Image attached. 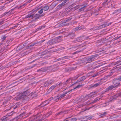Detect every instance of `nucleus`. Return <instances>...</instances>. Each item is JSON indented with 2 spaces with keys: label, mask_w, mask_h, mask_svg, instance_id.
<instances>
[{
  "label": "nucleus",
  "mask_w": 121,
  "mask_h": 121,
  "mask_svg": "<svg viewBox=\"0 0 121 121\" xmlns=\"http://www.w3.org/2000/svg\"><path fill=\"white\" fill-rule=\"evenodd\" d=\"M53 98H51L50 99H49L48 100H47L45 101H44L43 102V103H46V104H45L44 105V106H45L46 105V104H47V103H48V101H49L50 100H51L52 99H53Z\"/></svg>",
  "instance_id": "obj_21"
},
{
  "label": "nucleus",
  "mask_w": 121,
  "mask_h": 121,
  "mask_svg": "<svg viewBox=\"0 0 121 121\" xmlns=\"http://www.w3.org/2000/svg\"><path fill=\"white\" fill-rule=\"evenodd\" d=\"M13 113L11 112L10 113H8L7 114V116H10Z\"/></svg>",
  "instance_id": "obj_37"
},
{
  "label": "nucleus",
  "mask_w": 121,
  "mask_h": 121,
  "mask_svg": "<svg viewBox=\"0 0 121 121\" xmlns=\"http://www.w3.org/2000/svg\"><path fill=\"white\" fill-rule=\"evenodd\" d=\"M45 41V40H44V39L43 40L41 41V42H43L44 41Z\"/></svg>",
  "instance_id": "obj_49"
},
{
  "label": "nucleus",
  "mask_w": 121,
  "mask_h": 121,
  "mask_svg": "<svg viewBox=\"0 0 121 121\" xmlns=\"http://www.w3.org/2000/svg\"><path fill=\"white\" fill-rule=\"evenodd\" d=\"M3 21H2L0 22V25H1L3 23Z\"/></svg>",
  "instance_id": "obj_39"
},
{
  "label": "nucleus",
  "mask_w": 121,
  "mask_h": 121,
  "mask_svg": "<svg viewBox=\"0 0 121 121\" xmlns=\"http://www.w3.org/2000/svg\"><path fill=\"white\" fill-rule=\"evenodd\" d=\"M8 119L6 116H4L3 117L1 118V119L0 120V121H6Z\"/></svg>",
  "instance_id": "obj_12"
},
{
  "label": "nucleus",
  "mask_w": 121,
  "mask_h": 121,
  "mask_svg": "<svg viewBox=\"0 0 121 121\" xmlns=\"http://www.w3.org/2000/svg\"><path fill=\"white\" fill-rule=\"evenodd\" d=\"M51 112H50V114H49V115H46V116H45V118L46 117H48V116H49V115H50V114H51Z\"/></svg>",
  "instance_id": "obj_42"
},
{
  "label": "nucleus",
  "mask_w": 121,
  "mask_h": 121,
  "mask_svg": "<svg viewBox=\"0 0 121 121\" xmlns=\"http://www.w3.org/2000/svg\"><path fill=\"white\" fill-rule=\"evenodd\" d=\"M40 16V15L37 14H32L31 15H27L26 18L33 19L34 20L38 19Z\"/></svg>",
  "instance_id": "obj_3"
},
{
  "label": "nucleus",
  "mask_w": 121,
  "mask_h": 121,
  "mask_svg": "<svg viewBox=\"0 0 121 121\" xmlns=\"http://www.w3.org/2000/svg\"><path fill=\"white\" fill-rule=\"evenodd\" d=\"M87 6V5H85L84 6L82 7V8H84L85 7H86Z\"/></svg>",
  "instance_id": "obj_45"
},
{
  "label": "nucleus",
  "mask_w": 121,
  "mask_h": 121,
  "mask_svg": "<svg viewBox=\"0 0 121 121\" xmlns=\"http://www.w3.org/2000/svg\"><path fill=\"white\" fill-rule=\"evenodd\" d=\"M49 85V83L48 82H46L44 83V86H48Z\"/></svg>",
  "instance_id": "obj_23"
},
{
  "label": "nucleus",
  "mask_w": 121,
  "mask_h": 121,
  "mask_svg": "<svg viewBox=\"0 0 121 121\" xmlns=\"http://www.w3.org/2000/svg\"><path fill=\"white\" fill-rule=\"evenodd\" d=\"M71 80L70 78L67 80L66 82V83H67L68 82L70 83L71 82Z\"/></svg>",
  "instance_id": "obj_26"
},
{
  "label": "nucleus",
  "mask_w": 121,
  "mask_h": 121,
  "mask_svg": "<svg viewBox=\"0 0 121 121\" xmlns=\"http://www.w3.org/2000/svg\"><path fill=\"white\" fill-rule=\"evenodd\" d=\"M6 38V37L5 36H2L1 38L2 40L3 41L5 40Z\"/></svg>",
  "instance_id": "obj_29"
},
{
  "label": "nucleus",
  "mask_w": 121,
  "mask_h": 121,
  "mask_svg": "<svg viewBox=\"0 0 121 121\" xmlns=\"http://www.w3.org/2000/svg\"><path fill=\"white\" fill-rule=\"evenodd\" d=\"M83 86L82 85H79L78 86H76L73 89L69 91H68L67 92H66L65 93H64L62 95H61L60 96V97L61 98H62L63 97H64L65 96V95H66L67 93L68 92H69L70 91H72L73 90L75 89L76 88H79L80 87H82Z\"/></svg>",
  "instance_id": "obj_4"
},
{
  "label": "nucleus",
  "mask_w": 121,
  "mask_h": 121,
  "mask_svg": "<svg viewBox=\"0 0 121 121\" xmlns=\"http://www.w3.org/2000/svg\"><path fill=\"white\" fill-rule=\"evenodd\" d=\"M2 87L1 86L0 87V89H2Z\"/></svg>",
  "instance_id": "obj_52"
},
{
  "label": "nucleus",
  "mask_w": 121,
  "mask_h": 121,
  "mask_svg": "<svg viewBox=\"0 0 121 121\" xmlns=\"http://www.w3.org/2000/svg\"><path fill=\"white\" fill-rule=\"evenodd\" d=\"M52 6H53V8L54 7H55V6H53V5H51Z\"/></svg>",
  "instance_id": "obj_55"
},
{
  "label": "nucleus",
  "mask_w": 121,
  "mask_h": 121,
  "mask_svg": "<svg viewBox=\"0 0 121 121\" xmlns=\"http://www.w3.org/2000/svg\"><path fill=\"white\" fill-rule=\"evenodd\" d=\"M117 80H115L113 81V82L114 84L112 85H111L108 87L106 90V91H108L111 90L112 89L114 88H116L117 87L119 86L120 83L119 82H117Z\"/></svg>",
  "instance_id": "obj_2"
},
{
  "label": "nucleus",
  "mask_w": 121,
  "mask_h": 121,
  "mask_svg": "<svg viewBox=\"0 0 121 121\" xmlns=\"http://www.w3.org/2000/svg\"><path fill=\"white\" fill-rule=\"evenodd\" d=\"M119 69H121V67H119L118 68V70H119Z\"/></svg>",
  "instance_id": "obj_46"
},
{
  "label": "nucleus",
  "mask_w": 121,
  "mask_h": 121,
  "mask_svg": "<svg viewBox=\"0 0 121 121\" xmlns=\"http://www.w3.org/2000/svg\"><path fill=\"white\" fill-rule=\"evenodd\" d=\"M97 75V73L95 74L94 75H93V77H95V76H96Z\"/></svg>",
  "instance_id": "obj_40"
},
{
  "label": "nucleus",
  "mask_w": 121,
  "mask_h": 121,
  "mask_svg": "<svg viewBox=\"0 0 121 121\" xmlns=\"http://www.w3.org/2000/svg\"><path fill=\"white\" fill-rule=\"evenodd\" d=\"M120 121H121V120H120Z\"/></svg>",
  "instance_id": "obj_58"
},
{
  "label": "nucleus",
  "mask_w": 121,
  "mask_h": 121,
  "mask_svg": "<svg viewBox=\"0 0 121 121\" xmlns=\"http://www.w3.org/2000/svg\"><path fill=\"white\" fill-rule=\"evenodd\" d=\"M116 63L117 65L116 66L117 67V66L119 65H121V59L120 60H119L117 61L116 62Z\"/></svg>",
  "instance_id": "obj_20"
},
{
  "label": "nucleus",
  "mask_w": 121,
  "mask_h": 121,
  "mask_svg": "<svg viewBox=\"0 0 121 121\" xmlns=\"http://www.w3.org/2000/svg\"><path fill=\"white\" fill-rule=\"evenodd\" d=\"M26 113H25V112H24L23 113L21 114L20 115V116H22V115H24Z\"/></svg>",
  "instance_id": "obj_43"
},
{
  "label": "nucleus",
  "mask_w": 121,
  "mask_h": 121,
  "mask_svg": "<svg viewBox=\"0 0 121 121\" xmlns=\"http://www.w3.org/2000/svg\"><path fill=\"white\" fill-rule=\"evenodd\" d=\"M115 80H117V82H119V81H121V76H120L118 78L114 79Z\"/></svg>",
  "instance_id": "obj_25"
},
{
  "label": "nucleus",
  "mask_w": 121,
  "mask_h": 121,
  "mask_svg": "<svg viewBox=\"0 0 121 121\" xmlns=\"http://www.w3.org/2000/svg\"><path fill=\"white\" fill-rule=\"evenodd\" d=\"M36 64H34L33 65V66H35L36 65Z\"/></svg>",
  "instance_id": "obj_51"
},
{
  "label": "nucleus",
  "mask_w": 121,
  "mask_h": 121,
  "mask_svg": "<svg viewBox=\"0 0 121 121\" xmlns=\"http://www.w3.org/2000/svg\"><path fill=\"white\" fill-rule=\"evenodd\" d=\"M34 94V92H33L32 93H31L30 94V95H33V94Z\"/></svg>",
  "instance_id": "obj_41"
},
{
  "label": "nucleus",
  "mask_w": 121,
  "mask_h": 121,
  "mask_svg": "<svg viewBox=\"0 0 121 121\" xmlns=\"http://www.w3.org/2000/svg\"><path fill=\"white\" fill-rule=\"evenodd\" d=\"M78 29L79 30H80L81 29V28H80V27H79Z\"/></svg>",
  "instance_id": "obj_54"
},
{
  "label": "nucleus",
  "mask_w": 121,
  "mask_h": 121,
  "mask_svg": "<svg viewBox=\"0 0 121 121\" xmlns=\"http://www.w3.org/2000/svg\"><path fill=\"white\" fill-rule=\"evenodd\" d=\"M70 36L71 38L72 39L74 36V35L73 33L71 34L70 35Z\"/></svg>",
  "instance_id": "obj_27"
},
{
  "label": "nucleus",
  "mask_w": 121,
  "mask_h": 121,
  "mask_svg": "<svg viewBox=\"0 0 121 121\" xmlns=\"http://www.w3.org/2000/svg\"><path fill=\"white\" fill-rule=\"evenodd\" d=\"M111 24V23H106L102 25V26L103 28L107 26H109V25H110Z\"/></svg>",
  "instance_id": "obj_13"
},
{
  "label": "nucleus",
  "mask_w": 121,
  "mask_h": 121,
  "mask_svg": "<svg viewBox=\"0 0 121 121\" xmlns=\"http://www.w3.org/2000/svg\"><path fill=\"white\" fill-rule=\"evenodd\" d=\"M114 13H121V8L116 10L114 11Z\"/></svg>",
  "instance_id": "obj_16"
},
{
  "label": "nucleus",
  "mask_w": 121,
  "mask_h": 121,
  "mask_svg": "<svg viewBox=\"0 0 121 121\" xmlns=\"http://www.w3.org/2000/svg\"><path fill=\"white\" fill-rule=\"evenodd\" d=\"M103 27L101 25L99 26V27H98V28L97 29V30H98L100 29H101L102 28H103Z\"/></svg>",
  "instance_id": "obj_30"
},
{
  "label": "nucleus",
  "mask_w": 121,
  "mask_h": 121,
  "mask_svg": "<svg viewBox=\"0 0 121 121\" xmlns=\"http://www.w3.org/2000/svg\"><path fill=\"white\" fill-rule=\"evenodd\" d=\"M80 41H81L80 38L79 37L76 39H75L74 41L73 42H79Z\"/></svg>",
  "instance_id": "obj_19"
},
{
  "label": "nucleus",
  "mask_w": 121,
  "mask_h": 121,
  "mask_svg": "<svg viewBox=\"0 0 121 121\" xmlns=\"http://www.w3.org/2000/svg\"><path fill=\"white\" fill-rule=\"evenodd\" d=\"M14 9H11V10H10V12H11L12 11H13Z\"/></svg>",
  "instance_id": "obj_44"
},
{
  "label": "nucleus",
  "mask_w": 121,
  "mask_h": 121,
  "mask_svg": "<svg viewBox=\"0 0 121 121\" xmlns=\"http://www.w3.org/2000/svg\"><path fill=\"white\" fill-rule=\"evenodd\" d=\"M97 56L96 55H94L92 56L88 59V61L89 62L93 61L96 59Z\"/></svg>",
  "instance_id": "obj_5"
},
{
  "label": "nucleus",
  "mask_w": 121,
  "mask_h": 121,
  "mask_svg": "<svg viewBox=\"0 0 121 121\" xmlns=\"http://www.w3.org/2000/svg\"><path fill=\"white\" fill-rule=\"evenodd\" d=\"M80 46V45H78V47L79 46ZM76 48L77 49L78 48V46H76V47L75 48Z\"/></svg>",
  "instance_id": "obj_47"
},
{
  "label": "nucleus",
  "mask_w": 121,
  "mask_h": 121,
  "mask_svg": "<svg viewBox=\"0 0 121 121\" xmlns=\"http://www.w3.org/2000/svg\"><path fill=\"white\" fill-rule=\"evenodd\" d=\"M29 92L28 91H24L23 93H20L17 96L16 99L18 100L20 99H26V97L28 95Z\"/></svg>",
  "instance_id": "obj_1"
},
{
  "label": "nucleus",
  "mask_w": 121,
  "mask_h": 121,
  "mask_svg": "<svg viewBox=\"0 0 121 121\" xmlns=\"http://www.w3.org/2000/svg\"><path fill=\"white\" fill-rule=\"evenodd\" d=\"M65 121H68V120H66Z\"/></svg>",
  "instance_id": "obj_57"
},
{
  "label": "nucleus",
  "mask_w": 121,
  "mask_h": 121,
  "mask_svg": "<svg viewBox=\"0 0 121 121\" xmlns=\"http://www.w3.org/2000/svg\"><path fill=\"white\" fill-rule=\"evenodd\" d=\"M87 60H88V59L86 58H84L81 59L80 60V63H83L85 62Z\"/></svg>",
  "instance_id": "obj_10"
},
{
  "label": "nucleus",
  "mask_w": 121,
  "mask_h": 121,
  "mask_svg": "<svg viewBox=\"0 0 121 121\" xmlns=\"http://www.w3.org/2000/svg\"><path fill=\"white\" fill-rule=\"evenodd\" d=\"M120 36L119 37H118V38H117V39H118L119 38V37H120Z\"/></svg>",
  "instance_id": "obj_56"
},
{
  "label": "nucleus",
  "mask_w": 121,
  "mask_h": 121,
  "mask_svg": "<svg viewBox=\"0 0 121 121\" xmlns=\"http://www.w3.org/2000/svg\"><path fill=\"white\" fill-rule=\"evenodd\" d=\"M70 57V56H65L63 58V59H67L68 58H69Z\"/></svg>",
  "instance_id": "obj_28"
},
{
  "label": "nucleus",
  "mask_w": 121,
  "mask_h": 121,
  "mask_svg": "<svg viewBox=\"0 0 121 121\" xmlns=\"http://www.w3.org/2000/svg\"><path fill=\"white\" fill-rule=\"evenodd\" d=\"M56 85H53L48 90L49 91H51L56 86Z\"/></svg>",
  "instance_id": "obj_14"
},
{
  "label": "nucleus",
  "mask_w": 121,
  "mask_h": 121,
  "mask_svg": "<svg viewBox=\"0 0 121 121\" xmlns=\"http://www.w3.org/2000/svg\"><path fill=\"white\" fill-rule=\"evenodd\" d=\"M49 7V6L46 5L43 6L42 8L43 10L46 11L48 10Z\"/></svg>",
  "instance_id": "obj_8"
},
{
  "label": "nucleus",
  "mask_w": 121,
  "mask_h": 121,
  "mask_svg": "<svg viewBox=\"0 0 121 121\" xmlns=\"http://www.w3.org/2000/svg\"><path fill=\"white\" fill-rule=\"evenodd\" d=\"M72 19V18L70 17L69 18H68L67 19L65 22H69V21L71 20Z\"/></svg>",
  "instance_id": "obj_24"
},
{
  "label": "nucleus",
  "mask_w": 121,
  "mask_h": 121,
  "mask_svg": "<svg viewBox=\"0 0 121 121\" xmlns=\"http://www.w3.org/2000/svg\"><path fill=\"white\" fill-rule=\"evenodd\" d=\"M4 6L0 7V11L4 9Z\"/></svg>",
  "instance_id": "obj_36"
},
{
  "label": "nucleus",
  "mask_w": 121,
  "mask_h": 121,
  "mask_svg": "<svg viewBox=\"0 0 121 121\" xmlns=\"http://www.w3.org/2000/svg\"><path fill=\"white\" fill-rule=\"evenodd\" d=\"M18 25H19L18 24L16 25L15 26H14L13 27H12V28H13V29H15V28L17 27Z\"/></svg>",
  "instance_id": "obj_35"
},
{
  "label": "nucleus",
  "mask_w": 121,
  "mask_h": 121,
  "mask_svg": "<svg viewBox=\"0 0 121 121\" xmlns=\"http://www.w3.org/2000/svg\"><path fill=\"white\" fill-rule=\"evenodd\" d=\"M102 84L101 82H98L95 84L90 85V87L91 88H95L101 85Z\"/></svg>",
  "instance_id": "obj_6"
},
{
  "label": "nucleus",
  "mask_w": 121,
  "mask_h": 121,
  "mask_svg": "<svg viewBox=\"0 0 121 121\" xmlns=\"http://www.w3.org/2000/svg\"><path fill=\"white\" fill-rule=\"evenodd\" d=\"M119 96L121 97V93L119 95Z\"/></svg>",
  "instance_id": "obj_50"
},
{
  "label": "nucleus",
  "mask_w": 121,
  "mask_h": 121,
  "mask_svg": "<svg viewBox=\"0 0 121 121\" xmlns=\"http://www.w3.org/2000/svg\"><path fill=\"white\" fill-rule=\"evenodd\" d=\"M25 5L24 4H23V5H21L20 6V7L21 8L22 7H23V6Z\"/></svg>",
  "instance_id": "obj_48"
},
{
  "label": "nucleus",
  "mask_w": 121,
  "mask_h": 121,
  "mask_svg": "<svg viewBox=\"0 0 121 121\" xmlns=\"http://www.w3.org/2000/svg\"><path fill=\"white\" fill-rule=\"evenodd\" d=\"M100 99L101 98L100 97H98L96 98L94 100V101L93 102H92V103H94L96 102L99 101Z\"/></svg>",
  "instance_id": "obj_15"
},
{
  "label": "nucleus",
  "mask_w": 121,
  "mask_h": 121,
  "mask_svg": "<svg viewBox=\"0 0 121 121\" xmlns=\"http://www.w3.org/2000/svg\"><path fill=\"white\" fill-rule=\"evenodd\" d=\"M4 101L5 103H6L7 102V100H6L5 101Z\"/></svg>",
  "instance_id": "obj_53"
},
{
  "label": "nucleus",
  "mask_w": 121,
  "mask_h": 121,
  "mask_svg": "<svg viewBox=\"0 0 121 121\" xmlns=\"http://www.w3.org/2000/svg\"><path fill=\"white\" fill-rule=\"evenodd\" d=\"M53 82V80H51L48 82L49 84L52 83Z\"/></svg>",
  "instance_id": "obj_38"
},
{
  "label": "nucleus",
  "mask_w": 121,
  "mask_h": 121,
  "mask_svg": "<svg viewBox=\"0 0 121 121\" xmlns=\"http://www.w3.org/2000/svg\"><path fill=\"white\" fill-rule=\"evenodd\" d=\"M91 118H92V117H87L86 118L87 119L86 120H90L91 119Z\"/></svg>",
  "instance_id": "obj_33"
},
{
  "label": "nucleus",
  "mask_w": 121,
  "mask_h": 121,
  "mask_svg": "<svg viewBox=\"0 0 121 121\" xmlns=\"http://www.w3.org/2000/svg\"><path fill=\"white\" fill-rule=\"evenodd\" d=\"M77 120V118H73L71 119V121H76Z\"/></svg>",
  "instance_id": "obj_31"
},
{
  "label": "nucleus",
  "mask_w": 121,
  "mask_h": 121,
  "mask_svg": "<svg viewBox=\"0 0 121 121\" xmlns=\"http://www.w3.org/2000/svg\"><path fill=\"white\" fill-rule=\"evenodd\" d=\"M38 10V12L39 14H41L43 13V10L42 8L41 9H39V8H38L36 9H35L34 11L35 12V11H35V12Z\"/></svg>",
  "instance_id": "obj_7"
},
{
  "label": "nucleus",
  "mask_w": 121,
  "mask_h": 121,
  "mask_svg": "<svg viewBox=\"0 0 121 121\" xmlns=\"http://www.w3.org/2000/svg\"><path fill=\"white\" fill-rule=\"evenodd\" d=\"M107 114L106 112H104V113H102L100 115V116L101 117H103L106 115Z\"/></svg>",
  "instance_id": "obj_17"
},
{
  "label": "nucleus",
  "mask_w": 121,
  "mask_h": 121,
  "mask_svg": "<svg viewBox=\"0 0 121 121\" xmlns=\"http://www.w3.org/2000/svg\"><path fill=\"white\" fill-rule=\"evenodd\" d=\"M86 78L84 76H83L80 78V81H82L84 80Z\"/></svg>",
  "instance_id": "obj_22"
},
{
  "label": "nucleus",
  "mask_w": 121,
  "mask_h": 121,
  "mask_svg": "<svg viewBox=\"0 0 121 121\" xmlns=\"http://www.w3.org/2000/svg\"><path fill=\"white\" fill-rule=\"evenodd\" d=\"M19 103H17L16 104V105L13 107V108L14 109H15L19 107Z\"/></svg>",
  "instance_id": "obj_18"
},
{
  "label": "nucleus",
  "mask_w": 121,
  "mask_h": 121,
  "mask_svg": "<svg viewBox=\"0 0 121 121\" xmlns=\"http://www.w3.org/2000/svg\"><path fill=\"white\" fill-rule=\"evenodd\" d=\"M80 39V41H82L84 40H85L86 39V38L84 36H81L79 37ZM88 37L86 38V39H88Z\"/></svg>",
  "instance_id": "obj_11"
},
{
  "label": "nucleus",
  "mask_w": 121,
  "mask_h": 121,
  "mask_svg": "<svg viewBox=\"0 0 121 121\" xmlns=\"http://www.w3.org/2000/svg\"><path fill=\"white\" fill-rule=\"evenodd\" d=\"M97 93L96 91H94L91 93L88 96L90 97H91L94 95L95 94Z\"/></svg>",
  "instance_id": "obj_9"
},
{
  "label": "nucleus",
  "mask_w": 121,
  "mask_h": 121,
  "mask_svg": "<svg viewBox=\"0 0 121 121\" xmlns=\"http://www.w3.org/2000/svg\"><path fill=\"white\" fill-rule=\"evenodd\" d=\"M18 117H16L13 119L12 121H17Z\"/></svg>",
  "instance_id": "obj_32"
},
{
  "label": "nucleus",
  "mask_w": 121,
  "mask_h": 121,
  "mask_svg": "<svg viewBox=\"0 0 121 121\" xmlns=\"http://www.w3.org/2000/svg\"><path fill=\"white\" fill-rule=\"evenodd\" d=\"M79 76H80V75L79 74H78V75H77L76 77H74L75 78H74V79H76L77 78H78Z\"/></svg>",
  "instance_id": "obj_34"
}]
</instances>
